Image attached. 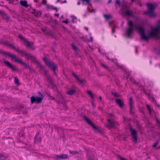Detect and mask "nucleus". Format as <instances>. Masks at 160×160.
Masks as SVG:
<instances>
[{
  "instance_id": "1a4fd4ad",
  "label": "nucleus",
  "mask_w": 160,
  "mask_h": 160,
  "mask_svg": "<svg viewBox=\"0 0 160 160\" xmlns=\"http://www.w3.org/2000/svg\"><path fill=\"white\" fill-rule=\"evenodd\" d=\"M133 12L132 10L126 9L122 13V15L124 16L131 17L133 16Z\"/></svg>"
},
{
  "instance_id": "c9c22d12",
  "label": "nucleus",
  "mask_w": 160,
  "mask_h": 160,
  "mask_svg": "<svg viewBox=\"0 0 160 160\" xmlns=\"http://www.w3.org/2000/svg\"><path fill=\"white\" fill-rule=\"evenodd\" d=\"M1 52L2 53V54L3 55H5V56H7V54L8 53L7 52H5V51H2L1 50H0V53H1Z\"/></svg>"
},
{
  "instance_id": "393cba45",
  "label": "nucleus",
  "mask_w": 160,
  "mask_h": 160,
  "mask_svg": "<svg viewBox=\"0 0 160 160\" xmlns=\"http://www.w3.org/2000/svg\"><path fill=\"white\" fill-rule=\"evenodd\" d=\"M43 60L45 64L47 65L48 63H49L50 61H48V58L45 57L43 58Z\"/></svg>"
},
{
  "instance_id": "0e129e2a",
  "label": "nucleus",
  "mask_w": 160,
  "mask_h": 160,
  "mask_svg": "<svg viewBox=\"0 0 160 160\" xmlns=\"http://www.w3.org/2000/svg\"><path fill=\"white\" fill-rule=\"evenodd\" d=\"M77 4L78 5H79L80 4V2H77Z\"/></svg>"
},
{
  "instance_id": "774afa93",
  "label": "nucleus",
  "mask_w": 160,
  "mask_h": 160,
  "mask_svg": "<svg viewBox=\"0 0 160 160\" xmlns=\"http://www.w3.org/2000/svg\"><path fill=\"white\" fill-rule=\"evenodd\" d=\"M133 82L134 83H135L136 84V81H133Z\"/></svg>"
},
{
  "instance_id": "603ef678",
  "label": "nucleus",
  "mask_w": 160,
  "mask_h": 160,
  "mask_svg": "<svg viewBox=\"0 0 160 160\" xmlns=\"http://www.w3.org/2000/svg\"><path fill=\"white\" fill-rule=\"evenodd\" d=\"M137 51H138L137 47L136 46H135V52H136V54L138 53Z\"/></svg>"
},
{
  "instance_id": "37998d69",
  "label": "nucleus",
  "mask_w": 160,
  "mask_h": 160,
  "mask_svg": "<svg viewBox=\"0 0 160 160\" xmlns=\"http://www.w3.org/2000/svg\"><path fill=\"white\" fill-rule=\"evenodd\" d=\"M42 3L44 4H46L47 3L46 0H42Z\"/></svg>"
},
{
  "instance_id": "49530a36",
  "label": "nucleus",
  "mask_w": 160,
  "mask_h": 160,
  "mask_svg": "<svg viewBox=\"0 0 160 160\" xmlns=\"http://www.w3.org/2000/svg\"><path fill=\"white\" fill-rule=\"evenodd\" d=\"M88 41L89 42H92L93 41V38L92 37H90V38H89V40Z\"/></svg>"
},
{
  "instance_id": "338daca9",
  "label": "nucleus",
  "mask_w": 160,
  "mask_h": 160,
  "mask_svg": "<svg viewBox=\"0 0 160 160\" xmlns=\"http://www.w3.org/2000/svg\"><path fill=\"white\" fill-rule=\"evenodd\" d=\"M157 149H160V146L158 147Z\"/></svg>"
},
{
  "instance_id": "20e7f679",
  "label": "nucleus",
  "mask_w": 160,
  "mask_h": 160,
  "mask_svg": "<svg viewBox=\"0 0 160 160\" xmlns=\"http://www.w3.org/2000/svg\"><path fill=\"white\" fill-rule=\"evenodd\" d=\"M38 93L41 97H35L34 96H32L30 98L31 102L32 104L34 103L36 104H39L42 102L43 99V95L40 92H38Z\"/></svg>"
},
{
  "instance_id": "6e6552de",
  "label": "nucleus",
  "mask_w": 160,
  "mask_h": 160,
  "mask_svg": "<svg viewBox=\"0 0 160 160\" xmlns=\"http://www.w3.org/2000/svg\"><path fill=\"white\" fill-rule=\"evenodd\" d=\"M84 120L86 121L88 124L90 125L94 129L97 130L98 129L96 126L93 124V122L89 118L84 116Z\"/></svg>"
},
{
  "instance_id": "f257e3e1",
  "label": "nucleus",
  "mask_w": 160,
  "mask_h": 160,
  "mask_svg": "<svg viewBox=\"0 0 160 160\" xmlns=\"http://www.w3.org/2000/svg\"><path fill=\"white\" fill-rule=\"evenodd\" d=\"M134 26L136 29L138 30L142 40L147 41L152 38H155L157 39H160V30L159 27H157L153 28L152 31L149 32L148 35L146 36L144 28L140 26L137 25H135Z\"/></svg>"
},
{
  "instance_id": "c85d7f7f",
  "label": "nucleus",
  "mask_w": 160,
  "mask_h": 160,
  "mask_svg": "<svg viewBox=\"0 0 160 160\" xmlns=\"http://www.w3.org/2000/svg\"><path fill=\"white\" fill-rule=\"evenodd\" d=\"M87 93L90 95L91 98L92 99H93L94 98V97L93 95L92 94V92L90 91H87Z\"/></svg>"
},
{
  "instance_id": "39448f33",
  "label": "nucleus",
  "mask_w": 160,
  "mask_h": 160,
  "mask_svg": "<svg viewBox=\"0 0 160 160\" xmlns=\"http://www.w3.org/2000/svg\"><path fill=\"white\" fill-rule=\"evenodd\" d=\"M129 130L131 132L130 134L132 137V138L136 142H137V131L134 129L131 125L129 127Z\"/></svg>"
},
{
  "instance_id": "412c9836",
  "label": "nucleus",
  "mask_w": 160,
  "mask_h": 160,
  "mask_svg": "<svg viewBox=\"0 0 160 160\" xmlns=\"http://www.w3.org/2000/svg\"><path fill=\"white\" fill-rule=\"evenodd\" d=\"M38 134H36L34 137V142L35 143H38L40 142L41 141V139L40 137L38 138Z\"/></svg>"
},
{
  "instance_id": "13d9d810",
  "label": "nucleus",
  "mask_w": 160,
  "mask_h": 160,
  "mask_svg": "<svg viewBox=\"0 0 160 160\" xmlns=\"http://www.w3.org/2000/svg\"><path fill=\"white\" fill-rule=\"evenodd\" d=\"M84 29H85L87 31L88 30V28L87 27H84Z\"/></svg>"
},
{
  "instance_id": "a19ab883",
  "label": "nucleus",
  "mask_w": 160,
  "mask_h": 160,
  "mask_svg": "<svg viewBox=\"0 0 160 160\" xmlns=\"http://www.w3.org/2000/svg\"><path fill=\"white\" fill-rule=\"evenodd\" d=\"M62 22H64L66 24H67L68 23V19L66 20H63L62 21Z\"/></svg>"
},
{
  "instance_id": "2f4dec72",
  "label": "nucleus",
  "mask_w": 160,
  "mask_h": 160,
  "mask_svg": "<svg viewBox=\"0 0 160 160\" xmlns=\"http://www.w3.org/2000/svg\"><path fill=\"white\" fill-rule=\"evenodd\" d=\"M87 157L88 160H94L93 156L92 155L89 156L88 155L87 156Z\"/></svg>"
},
{
  "instance_id": "9d476101",
  "label": "nucleus",
  "mask_w": 160,
  "mask_h": 160,
  "mask_svg": "<svg viewBox=\"0 0 160 160\" xmlns=\"http://www.w3.org/2000/svg\"><path fill=\"white\" fill-rule=\"evenodd\" d=\"M49 68L52 70L54 72V73H55V69L57 67L56 64L53 63V62L50 61L49 63L47 65Z\"/></svg>"
},
{
  "instance_id": "6e6d98bb",
  "label": "nucleus",
  "mask_w": 160,
  "mask_h": 160,
  "mask_svg": "<svg viewBox=\"0 0 160 160\" xmlns=\"http://www.w3.org/2000/svg\"><path fill=\"white\" fill-rule=\"evenodd\" d=\"M67 2V1L66 0H65L64 1L62 2H61V3H66Z\"/></svg>"
},
{
  "instance_id": "f8f14e48",
  "label": "nucleus",
  "mask_w": 160,
  "mask_h": 160,
  "mask_svg": "<svg viewBox=\"0 0 160 160\" xmlns=\"http://www.w3.org/2000/svg\"><path fill=\"white\" fill-rule=\"evenodd\" d=\"M18 38L21 40H22L26 43V44H27V47L29 48L31 47V45L30 43V42L27 39L24 38L21 35H19L18 36Z\"/></svg>"
},
{
  "instance_id": "e2e57ef3",
  "label": "nucleus",
  "mask_w": 160,
  "mask_h": 160,
  "mask_svg": "<svg viewBox=\"0 0 160 160\" xmlns=\"http://www.w3.org/2000/svg\"><path fill=\"white\" fill-rule=\"evenodd\" d=\"M60 1V0H57L56 2V3H58V2H59Z\"/></svg>"
},
{
  "instance_id": "4468645a",
  "label": "nucleus",
  "mask_w": 160,
  "mask_h": 160,
  "mask_svg": "<svg viewBox=\"0 0 160 160\" xmlns=\"http://www.w3.org/2000/svg\"><path fill=\"white\" fill-rule=\"evenodd\" d=\"M54 158L57 159H65L68 158V156L67 154H63L60 155H56L54 157Z\"/></svg>"
},
{
  "instance_id": "4c0bfd02",
  "label": "nucleus",
  "mask_w": 160,
  "mask_h": 160,
  "mask_svg": "<svg viewBox=\"0 0 160 160\" xmlns=\"http://www.w3.org/2000/svg\"><path fill=\"white\" fill-rule=\"evenodd\" d=\"M158 144V141L155 142L152 145V147H156V146Z\"/></svg>"
},
{
  "instance_id": "dca6fc26",
  "label": "nucleus",
  "mask_w": 160,
  "mask_h": 160,
  "mask_svg": "<svg viewBox=\"0 0 160 160\" xmlns=\"http://www.w3.org/2000/svg\"><path fill=\"white\" fill-rule=\"evenodd\" d=\"M8 56L9 57H11L12 58V59H13L16 62L17 61L18 58L14 54H12L10 53H7V56Z\"/></svg>"
},
{
  "instance_id": "0eeeda50",
  "label": "nucleus",
  "mask_w": 160,
  "mask_h": 160,
  "mask_svg": "<svg viewBox=\"0 0 160 160\" xmlns=\"http://www.w3.org/2000/svg\"><path fill=\"white\" fill-rule=\"evenodd\" d=\"M107 121L108 123L106 125V127L109 129L113 128L116 124V122L114 121H111L108 119H107Z\"/></svg>"
},
{
  "instance_id": "72a5a7b5",
  "label": "nucleus",
  "mask_w": 160,
  "mask_h": 160,
  "mask_svg": "<svg viewBox=\"0 0 160 160\" xmlns=\"http://www.w3.org/2000/svg\"><path fill=\"white\" fill-rule=\"evenodd\" d=\"M8 46H9V47H10L11 48L14 49L15 50H16V48L13 45H12V44H8Z\"/></svg>"
},
{
  "instance_id": "79ce46f5",
  "label": "nucleus",
  "mask_w": 160,
  "mask_h": 160,
  "mask_svg": "<svg viewBox=\"0 0 160 160\" xmlns=\"http://www.w3.org/2000/svg\"><path fill=\"white\" fill-rule=\"evenodd\" d=\"M118 158L120 160H127L125 158H122V157H121L120 156H119L118 157Z\"/></svg>"
},
{
  "instance_id": "bf43d9fd",
  "label": "nucleus",
  "mask_w": 160,
  "mask_h": 160,
  "mask_svg": "<svg viewBox=\"0 0 160 160\" xmlns=\"http://www.w3.org/2000/svg\"><path fill=\"white\" fill-rule=\"evenodd\" d=\"M112 0H109L108 2V3L109 4V3H110L111 2Z\"/></svg>"
},
{
  "instance_id": "4be33fe9",
  "label": "nucleus",
  "mask_w": 160,
  "mask_h": 160,
  "mask_svg": "<svg viewBox=\"0 0 160 160\" xmlns=\"http://www.w3.org/2000/svg\"><path fill=\"white\" fill-rule=\"evenodd\" d=\"M16 51H17L18 53H20L22 56H24L26 53L24 51L20 50L18 49H16Z\"/></svg>"
},
{
  "instance_id": "473e14b6",
  "label": "nucleus",
  "mask_w": 160,
  "mask_h": 160,
  "mask_svg": "<svg viewBox=\"0 0 160 160\" xmlns=\"http://www.w3.org/2000/svg\"><path fill=\"white\" fill-rule=\"evenodd\" d=\"M14 82L15 83L17 84H19V81H18V78L16 77H15L14 78Z\"/></svg>"
},
{
  "instance_id": "ddd939ff",
  "label": "nucleus",
  "mask_w": 160,
  "mask_h": 160,
  "mask_svg": "<svg viewBox=\"0 0 160 160\" xmlns=\"http://www.w3.org/2000/svg\"><path fill=\"white\" fill-rule=\"evenodd\" d=\"M31 13L34 14V16L37 18L40 17L42 14V12L40 11H36L35 9L32 10V11L31 12Z\"/></svg>"
},
{
  "instance_id": "ea45409f",
  "label": "nucleus",
  "mask_w": 160,
  "mask_h": 160,
  "mask_svg": "<svg viewBox=\"0 0 160 160\" xmlns=\"http://www.w3.org/2000/svg\"><path fill=\"white\" fill-rule=\"evenodd\" d=\"M115 4H117L118 5H119L120 4V1L118 0H116Z\"/></svg>"
},
{
  "instance_id": "6ab92c4d",
  "label": "nucleus",
  "mask_w": 160,
  "mask_h": 160,
  "mask_svg": "<svg viewBox=\"0 0 160 160\" xmlns=\"http://www.w3.org/2000/svg\"><path fill=\"white\" fill-rule=\"evenodd\" d=\"M115 100L116 102L119 106V107L121 108L122 107L123 105V103L122 101L120 99H116Z\"/></svg>"
},
{
  "instance_id": "864d4df0",
  "label": "nucleus",
  "mask_w": 160,
  "mask_h": 160,
  "mask_svg": "<svg viewBox=\"0 0 160 160\" xmlns=\"http://www.w3.org/2000/svg\"><path fill=\"white\" fill-rule=\"evenodd\" d=\"M28 68L30 71H33L32 68L31 67H30L29 66V68Z\"/></svg>"
},
{
  "instance_id": "aec40b11",
  "label": "nucleus",
  "mask_w": 160,
  "mask_h": 160,
  "mask_svg": "<svg viewBox=\"0 0 160 160\" xmlns=\"http://www.w3.org/2000/svg\"><path fill=\"white\" fill-rule=\"evenodd\" d=\"M76 92L75 89H71L68 90V91L66 92V93L69 95H72Z\"/></svg>"
},
{
  "instance_id": "9b49d317",
  "label": "nucleus",
  "mask_w": 160,
  "mask_h": 160,
  "mask_svg": "<svg viewBox=\"0 0 160 160\" xmlns=\"http://www.w3.org/2000/svg\"><path fill=\"white\" fill-rule=\"evenodd\" d=\"M3 62L4 63L6 64L8 67L11 69L12 71H16L17 68L15 66H12L8 61H5L4 59H3Z\"/></svg>"
},
{
  "instance_id": "69168bd1",
  "label": "nucleus",
  "mask_w": 160,
  "mask_h": 160,
  "mask_svg": "<svg viewBox=\"0 0 160 160\" xmlns=\"http://www.w3.org/2000/svg\"><path fill=\"white\" fill-rule=\"evenodd\" d=\"M89 47V48L91 49H93L90 46V45H89L88 46Z\"/></svg>"
},
{
  "instance_id": "e433bc0d",
  "label": "nucleus",
  "mask_w": 160,
  "mask_h": 160,
  "mask_svg": "<svg viewBox=\"0 0 160 160\" xmlns=\"http://www.w3.org/2000/svg\"><path fill=\"white\" fill-rule=\"evenodd\" d=\"M51 32V31L47 30L45 33L46 34L50 35Z\"/></svg>"
},
{
  "instance_id": "c756f323",
  "label": "nucleus",
  "mask_w": 160,
  "mask_h": 160,
  "mask_svg": "<svg viewBox=\"0 0 160 160\" xmlns=\"http://www.w3.org/2000/svg\"><path fill=\"white\" fill-rule=\"evenodd\" d=\"M111 94L115 97H118V94L116 92H112Z\"/></svg>"
},
{
  "instance_id": "f03ea898",
  "label": "nucleus",
  "mask_w": 160,
  "mask_h": 160,
  "mask_svg": "<svg viewBox=\"0 0 160 160\" xmlns=\"http://www.w3.org/2000/svg\"><path fill=\"white\" fill-rule=\"evenodd\" d=\"M147 5L148 9L147 11L145 12V13L148 15L150 17H155L156 14L154 12L155 8V6L152 3L147 4Z\"/></svg>"
},
{
  "instance_id": "c03bdc74",
  "label": "nucleus",
  "mask_w": 160,
  "mask_h": 160,
  "mask_svg": "<svg viewBox=\"0 0 160 160\" xmlns=\"http://www.w3.org/2000/svg\"><path fill=\"white\" fill-rule=\"evenodd\" d=\"M44 71L45 74L46 75H47V74H48V71L45 69Z\"/></svg>"
},
{
  "instance_id": "b1692460",
  "label": "nucleus",
  "mask_w": 160,
  "mask_h": 160,
  "mask_svg": "<svg viewBox=\"0 0 160 160\" xmlns=\"http://www.w3.org/2000/svg\"><path fill=\"white\" fill-rule=\"evenodd\" d=\"M31 55L29 53H26L24 56L25 57V58L27 60H29L31 56Z\"/></svg>"
},
{
  "instance_id": "5fc2aeb1",
  "label": "nucleus",
  "mask_w": 160,
  "mask_h": 160,
  "mask_svg": "<svg viewBox=\"0 0 160 160\" xmlns=\"http://www.w3.org/2000/svg\"><path fill=\"white\" fill-rule=\"evenodd\" d=\"M157 123H158L159 124V125H160V121H159L158 120H157Z\"/></svg>"
},
{
  "instance_id": "4d7b16f0",
  "label": "nucleus",
  "mask_w": 160,
  "mask_h": 160,
  "mask_svg": "<svg viewBox=\"0 0 160 160\" xmlns=\"http://www.w3.org/2000/svg\"><path fill=\"white\" fill-rule=\"evenodd\" d=\"M55 16H57L58 17L59 16V14H56L55 13L54 14Z\"/></svg>"
},
{
  "instance_id": "7ed1b4c3",
  "label": "nucleus",
  "mask_w": 160,
  "mask_h": 160,
  "mask_svg": "<svg viewBox=\"0 0 160 160\" xmlns=\"http://www.w3.org/2000/svg\"><path fill=\"white\" fill-rule=\"evenodd\" d=\"M128 28L126 31V34L128 38H129L133 32L134 25L132 21H129L127 23Z\"/></svg>"
},
{
  "instance_id": "7c9ffc66",
  "label": "nucleus",
  "mask_w": 160,
  "mask_h": 160,
  "mask_svg": "<svg viewBox=\"0 0 160 160\" xmlns=\"http://www.w3.org/2000/svg\"><path fill=\"white\" fill-rule=\"evenodd\" d=\"M103 16L106 19L108 20L110 18L111 15H110L104 14Z\"/></svg>"
},
{
  "instance_id": "a18cd8bd",
  "label": "nucleus",
  "mask_w": 160,
  "mask_h": 160,
  "mask_svg": "<svg viewBox=\"0 0 160 160\" xmlns=\"http://www.w3.org/2000/svg\"><path fill=\"white\" fill-rule=\"evenodd\" d=\"M72 46L73 48V49L74 50L76 51L77 50V48L73 45H72Z\"/></svg>"
},
{
  "instance_id": "a211bd4d",
  "label": "nucleus",
  "mask_w": 160,
  "mask_h": 160,
  "mask_svg": "<svg viewBox=\"0 0 160 160\" xmlns=\"http://www.w3.org/2000/svg\"><path fill=\"white\" fill-rule=\"evenodd\" d=\"M20 4L23 7H24L25 8H28L29 7V5H28L27 1L21 0L20 1Z\"/></svg>"
},
{
  "instance_id": "f3484780",
  "label": "nucleus",
  "mask_w": 160,
  "mask_h": 160,
  "mask_svg": "<svg viewBox=\"0 0 160 160\" xmlns=\"http://www.w3.org/2000/svg\"><path fill=\"white\" fill-rule=\"evenodd\" d=\"M16 62L20 63L22 65L24 66L26 68H29V64H27L26 63L24 62L21 61V60L18 58Z\"/></svg>"
},
{
  "instance_id": "de8ad7c7",
  "label": "nucleus",
  "mask_w": 160,
  "mask_h": 160,
  "mask_svg": "<svg viewBox=\"0 0 160 160\" xmlns=\"http://www.w3.org/2000/svg\"><path fill=\"white\" fill-rule=\"evenodd\" d=\"M115 32V29L114 28H112V34H113Z\"/></svg>"
},
{
  "instance_id": "5701e85b",
  "label": "nucleus",
  "mask_w": 160,
  "mask_h": 160,
  "mask_svg": "<svg viewBox=\"0 0 160 160\" xmlns=\"http://www.w3.org/2000/svg\"><path fill=\"white\" fill-rule=\"evenodd\" d=\"M100 65L102 67H103L104 68L107 70L108 71L110 70L109 68L107 66L104 64L101 63H100Z\"/></svg>"
},
{
  "instance_id": "423d86ee",
  "label": "nucleus",
  "mask_w": 160,
  "mask_h": 160,
  "mask_svg": "<svg viewBox=\"0 0 160 160\" xmlns=\"http://www.w3.org/2000/svg\"><path fill=\"white\" fill-rule=\"evenodd\" d=\"M129 105L130 109V111H129L130 113L132 114H134L135 113V112L134 111V102L132 97H130L129 98Z\"/></svg>"
},
{
  "instance_id": "cd10ccee",
  "label": "nucleus",
  "mask_w": 160,
  "mask_h": 160,
  "mask_svg": "<svg viewBox=\"0 0 160 160\" xmlns=\"http://www.w3.org/2000/svg\"><path fill=\"white\" fill-rule=\"evenodd\" d=\"M146 106L147 109H148V110L149 112V114H151V110L150 106L149 105H148V104H147L146 105Z\"/></svg>"
},
{
  "instance_id": "3c124183",
  "label": "nucleus",
  "mask_w": 160,
  "mask_h": 160,
  "mask_svg": "<svg viewBox=\"0 0 160 160\" xmlns=\"http://www.w3.org/2000/svg\"><path fill=\"white\" fill-rule=\"evenodd\" d=\"M41 30L43 31V32H45L47 30L46 29H43V28H42L41 29Z\"/></svg>"
},
{
  "instance_id": "f704fd0d",
  "label": "nucleus",
  "mask_w": 160,
  "mask_h": 160,
  "mask_svg": "<svg viewBox=\"0 0 160 160\" xmlns=\"http://www.w3.org/2000/svg\"><path fill=\"white\" fill-rule=\"evenodd\" d=\"M39 67L40 68V70L42 71H44L45 70V67L41 65H39Z\"/></svg>"
},
{
  "instance_id": "8fccbe9b",
  "label": "nucleus",
  "mask_w": 160,
  "mask_h": 160,
  "mask_svg": "<svg viewBox=\"0 0 160 160\" xmlns=\"http://www.w3.org/2000/svg\"><path fill=\"white\" fill-rule=\"evenodd\" d=\"M76 19V18H73L72 19V21L73 22H76V21H75V20Z\"/></svg>"
},
{
  "instance_id": "052dcab7",
  "label": "nucleus",
  "mask_w": 160,
  "mask_h": 160,
  "mask_svg": "<svg viewBox=\"0 0 160 160\" xmlns=\"http://www.w3.org/2000/svg\"><path fill=\"white\" fill-rule=\"evenodd\" d=\"M33 0L34 2H36V3H37L38 2V1L37 0Z\"/></svg>"
},
{
  "instance_id": "58836bf2",
  "label": "nucleus",
  "mask_w": 160,
  "mask_h": 160,
  "mask_svg": "<svg viewBox=\"0 0 160 160\" xmlns=\"http://www.w3.org/2000/svg\"><path fill=\"white\" fill-rule=\"evenodd\" d=\"M83 2H86L87 4H89V0H81Z\"/></svg>"
},
{
  "instance_id": "a878e982",
  "label": "nucleus",
  "mask_w": 160,
  "mask_h": 160,
  "mask_svg": "<svg viewBox=\"0 0 160 160\" xmlns=\"http://www.w3.org/2000/svg\"><path fill=\"white\" fill-rule=\"evenodd\" d=\"M29 59L33 62H35L36 60V57L32 55H31Z\"/></svg>"
},
{
  "instance_id": "09e8293b",
  "label": "nucleus",
  "mask_w": 160,
  "mask_h": 160,
  "mask_svg": "<svg viewBox=\"0 0 160 160\" xmlns=\"http://www.w3.org/2000/svg\"><path fill=\"white\" fill-rule=\"evenodd\" d=\"M50 98L52 100H55V97L52 96H49Z\"/></svg>"
},
{
  "instance_id": "2eb2a0df",
  "label": "nucleus",
  "mask_w": 160,
  "mask_h": 160,
  "mask_svg": "<svg viewBox=\"0 0 160 160\" xmlns=\"http://www.w3.org/2000/svg\"><path fill=\"white\" fill-rule=\"evenodd\" d=\"M72 75L77 79V80L78 82L80 84H81L84 82V80H83L80 79L78 75L75 74L74 72L72 73Z\"/></svg>"
},
{
  "instance_id": "bb28decb",
  "label": "nucleus",
  "mask_w": 160,
  "mask_h": 160,
  "mask_svg": "<svg viewBox=\"0 0 160 160\" xmlns=\"http://www.w3.org/2000/svg\"><path fill=\"white\" fill-rule=\"evenodd\" d=\"M69 152L73 155H75L76 154H78L79 152L78 151H73L72 150H69Z\"/></svg>"
},
{
  "instance_id": "680f3d73",
  "label": "nucleus",
  "mask_w": 160,
  "mask_h": 160,
  "mask_svg": "<svg viewBox=\"0 0 160 160\" xmlns=\"http://www.w3.org/2000/svg\"><path fill=\"white\" fill-rule=\"evenodd\" d=\"M99 99H100V100H102V98L101 96H100L99 97Z\"/></svg>"
}]
</instances>
